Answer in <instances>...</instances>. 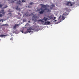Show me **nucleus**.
I'll list each match as a JSON object with an SVG mask.
<instances>
[{"label":"nucleus","instance_id":"f257e3e1","mask_svg":"<svg viewBox=\"0 0 79 79\" xmlns=\"http://www.w3.org/2000/svg\"><path fill=\"white\" fill-rule=\"evenodd\" d=\"M39 17L36 16L34 15L33 16V17L32 18V21L34 22L33 23L34 24L37 21V19H38Z\"/></svg>","mask_w":79,"mask_h":79},{"label":"nucleus","instance_id":"f03ea898","mask_svg":"<svg viewBox=\"0 0 79 79\" xmlns=\"http://www.w3.org/2000/svg\"><path fill=\"white\" fill-rule=\"evenodd\" d=\"M5 13V12H4V10H2L0 11V17H1L4 16Z\"/></svg>","mask_w":79,"mask_h":79},{"label":"nucleus","instance_id":"7ed1b4c3","mask_svg":"<svg viewBox=\"0 0 79 79\" xmlns=\"http://www.w3.org/2000/svg\"><path fill=\"white\" fill-rule=\"evenodd\" d=\"M66 5L69 6H72L73 5L72 3V2H70L69 1H67Z\"/></svg>","mask_w":79,"mask_h":79},{"label":"nucleus","instance_id":"20e7f679","mask_svg":"<svg viewBox=\"0 0 79 79\" xmlns=\"http://www.w3.org/2000/svg\"><path fill=\"white\" fill-rule=\"evenodd\" d=\"M40 5L41 6V8L40 9V10H42V8H46L48 7V5L46 4V5H44L42 4H41Z\"/></svg>","mask_w":79,"mask_h":79},{"label":"nucleus","instance_id":"39448f33","mask_svg":"<svg viewBox=\"0 0 79 79\" xmlns=\"http://www.w3.org/2000/svg\"><path fill=\"white\" fill-rule=\"evenodd\" d=\"M48 19L47 18H46L45 17H44L42 20H39L38 21V22H41L42 23H43L44 22V21H43V20L45 21V22H46L48 20Z\"/></svg>","mask_w":79,"mask_h":79},{"label":"nucleus","instance_id":"423d86ee","mask_svg":"<svg viewBox=\"0 0 79 79\" xmlns=\"http://www.w3.org/2000/svg\"><path fill=\"white\" fill-rule=\"evenodd\" d=\"M31 30V28L30 27L29 29H27V31H25V32H24V33L25 34H26V33H28V32H31V31L30 30Z\"/></svg>","mask_w":79,"mask_h":79},{"label":"nucleus","instance_id":"0eeeda50","mask_svg":"<svg viewBox=\"0 0 79 79\" xmlns=\"http://www.w3.org/2000/svg\"><path fill=\"white\" fill-rule=\"evenodd\" d=\"M19 27V24H16L15 26L13 27V29H16V27Z\"/></svg>","mask_w":79,"mask_h":79},{"label":"nucleus","instance_id":"6e6552de","mask_svg":"<svg viewBox=\"0 0 79 79\" xmlns=\"http://www.w3.org/2000/svg\"><path fill=\"white\" fill-rule=\"evenodd\" d=\"M67 16V15L66 13H64L62 16V19H63V20H64L65 18Z\"/></svg>","mask_w":79,"mask_h":79},{"label":"nucleus","instance_id":"1a4fd4ad","mask_svg":"<svg viewBox=\"0 0 79 79\" xmlns=\"http://www.w3.org/2000/svg\"><path fill=\"white\" fill-rule=\"evenodd\" d=\"M51 22H48V21L47 22H45V23H44V24L45 25L46 24L47 25H49V24Z\"/></svg>","mask_w":79,"mask_h":79},{"label":"nucleus","instance_id":"9d476101","mask_svg":"<svg viewBox=\"0 0 79 79\" xmlns=\"http://www.w3.org/2000/svg\"><path fill=\"white\" fill-rule=\"evenodd\" d=\"M44 10H43L40 12V14H42L44 12Z\"/></svg>","mask_w":79,"mask_h":79},{"label":"nucleus","instance_id":"9b49d317","mask_svg":"<svg viewBox=\"0 0 79 79\" xmlns=\"http://www.w3.org/2000/svg\"><path fill=\"white\" fill-rule=\"evenodd\" d=\"M54 6H55L54 5V4H52V5H51L50 9H52L53 7Z\"/></svg>","mask_w":79,"mask_h":79},{"label":"nucleus","instance_id":"f8f14e48","mask_svg":"<svg viewBox=\"0 0 79 79\" xmlns=\"http://www.w3.org/2000/svg\"><path fill=\"white\" fill-rule=\"evenodd\" d=\"M24 15L25 16H26L27 17L28 16H30L31 15V14L28 15V14H25Z\"/></svg>","mask_w":79,"mask_h":79},{"label":"nucleus","instance_id":"ddd939ff","mask_svg":"<svg viewBox=\"0 0 79 79\" xmlns=\"http://www.w3.org/2000/svg\"><path fill=\"white\" fill-rule=\"evenodd\" d=\"M6 35H0V37H3V36H6Z\"/></svg>","mask_w":79,"mask_h":79},{"label":"nucleus","instance_id":"4468645a","mask_svg":"<svg viewBox=\"0 0 79 79\" xmlns=\"http://www.w3.org/2000/svg\"><path fill=\"white\" fill-rule=\"evenodd\" d=\"M26 27H27L29 26V28L30 27V25L28 23H27L26 24Z\"/></svg>","mask_w":79,"mask_h":79},{"label":"nucleus","instance_id":"2eb2a0df","mask_svg":"<svg viewBox=\"0 0 79 79\" xmlns=\"http://www.w3.org/2000/svg\"><path fill=\"white\" fill-rule=\"evenodd\" d=\"M17 3L19 4V5H20V1H17Z\"/></svg>","mask_w":79,"mask_h":79},{"label":"nucleus","instance_id":"dca6fc26","mask_svg":"<svg viewBox=\"0 0 79 79\" xmlns=\"http://www.w3.org/2000/svg\"><path fill=\"white\" fill-rule=\"evenodd\" d=\"M16 9L17 10H20V8H18V6H17V7L16 8Z\"/></svg>","mask_w":79,"mask_h":79},{"label":"nucleus","instance_id":"f3484780","mask_svg":"<svg viewBox=\"0 0 79 79\" xmlns=\"http://www.w3.org/2000/svg\"><path fill=\"white\" fill-rule=\"evenodd\" d=\"M47 10H48V11H47V12H50V11H51V10H49V9H47Z\"/></svg>","mask_w":79,"mask_h":79},{"label":"nucleus","instance_id":"a211bd4d","mask_svg":"<svg viewBox=\"0 0 79 79\" xmlns=\"http://www.w3.org/2000/svg\"><path fill=\"white\" fill-rule=\"evenodd\" d=\"M48 9H47V8H45L44 9V12L45 11V10H47Z\"/></svg>","mask_w":79,"mask_h":79},{"label":"nucleus","instance_id":"6ab92c4d","mask_svg":"<svg viewBox=\"0 0 79 79\" xmlns=\"http://www.w3.org/2000/svg\"><path fill=\"white\" fill-rule=\"evenodd\" d=\"M7 7H8L7 6H5V7H4V8H6Z\"/></svg>","mask_w":79,"mask_h":79},{"label":"nucleus","instance_id":"aec40b11","mask_svg":"<svg viewBox=\"0 0 79 79\" xmlns=\"http://www.w3.org/2000/svg\"><path fill=\"white\" fill-rule=\"evenodd\" d=\"M33 4H34L33 2H30V5H32Z\"/></svg>","mask_w":79,"mask_h":79},{"label":"nucleus","instance_id":"412c9836","mask_svg":"<svg viewBox=\"0 0 79 79\" xmlns=\"http://www.w3.org/2000/svg\"><path fill=\"white\" fill-rule=\"evenodd\" d=\"M10 40L12 41L13 40V38H11L10 39Z\"/></svg>","mask_w":79,"mask_h":79},{"label":"nucleus","instance_id":"4be33fe9","mask_svg":"<svg viewBox=\"0 0 79 79\" xmlns=\"http://www.w3.org/2000/svg\"><path fill=\"white\" fill-rule=\"evenodd\" d=\"M3 5H2V4H0V8H1L2 6Z\"/></svg>","mask_w":79,"mask_h":79},{"label":"nucleus","instance_id":"5701e85b","mask_svg":"<svg viewBox=\"0 0 79 79\" xmlns=\"http://www.w3.org/2000/svg\"><path fill=\"white\" fill-rule=\"evenodd\" d=\"M6 25H7V24H3V25H2V26H6Z\"/></svg>","mask_w":79,"mask_h":79},{"label":"nucleus","instance_id":"b1692460","mask_svg":"<svg viewBox=\"0 0 79 79\" xmlns=\"http://www.w3.org/2000/svg\"><path fill=\"white\" fill-rule=\"evenodd\" d=\"M25 0H22V2H25Z\"/></svg>","mask_w":79,"mask_h":79},{"label":"nucleus","instance_id":"393cba45","mask_svg":"<svg viewBox=\"0 0 79 79\" xmlns=\"http://www.w3.org/2000/svg\"><path fill=\"white\" fill-rule=\"evenodd\" d=\"M56 17H54V19H53V20L55 19H56Z\"/></svg>","mask_w":79,"mask_h":79},{"label":"nucleus","instance_id":"a878e982","mask_svg":"<svg viewBox=\"0 0 79 79\" xmlns=\"http://www.w3.org/2000/svg\"><path fill=\"white\" fill-rule=\"evenodd\" d=\"M21 32H22V33H24L23 31V30Z\"/></svg>","mask_w":79,"mask_h":79},{"label":"nucleus","instance_id":"bb28decb","mask_svg":"<svg viewBox=\"0 0 79 79\" xmlns=\"http://www.w3.org/2000/svg\"><path fill=\"white\" fill-rule=\"evenodd\" d=\"M14 1H12V2H11V3H14Z\"/></svg>","mask_w":79,"mask_h":79},{"label":"nucleus","instance_id":"cd10ccee","mask_svg":"<svg viewBox=\"0 0 79 79\" xmlns=\"http://www.w3.org/2000/svg\"><path fill=\"white\" fill-rule=\"evenodd\" d=\"M18 14L19 15L20 14V13H18Z\"/></svg>","mask_w":79,"mask_h":79},{"label":"nucleus","instance_id":"c85d7f7f","mask_svg":"<svg viewBox=\"0 0 79 79\" xmlns=\"http://www.w3.org/2000/svg\"><path fill=\"white\" fill-rule=\"evenodd\" d=\"M2 20V19L0 20V22H1Z\"/></svg>","mask_w":79,"mask_h":79},{"label":"nucleus","instance_id":"c756f323","mask_svg":"<svg viewBox=\"0 0 79 79\" xmlns=\"http://www.w3.org/2000/svg\"><path fill=\"white\" fill-rule=\"evenodd\" d=\"M56 20H55V22H56Z\"/></svg>","mask_w":79,"mask_h":79},{"label":"nucleus","instance_id":"7c9ffc66","mask_svg":"<svg viewBox=\"0 0 79 79\" xmlns=\"http://www.w3.org/2000/svg\"><path fill=\"white\" fill-rule=\"evenodd\" d=\"M28 22L29 23H30V21H28Z\"/></svg>","mask_w":79,"mask_h":79},{"label":"nucleus","instance_id":"2f4dec72","mask_svg":"<svg viewBox=\"0 0 79 79\" xmlns=\"http://www.w3.org/2000/svg\"><path fill=\"white\" fill-rule=\"evenodd\" d=\"M60 17L59 18V19H60Z\"/></svg>","mask_w":79,"mask_h":79},{"label":"nucleus","instance_id":"473e14b6","mask_svg":"<svg viewBox=\"0 0 79 79\" xmlns=\"http://www.w3.org/2000/svg\"><path fill=\"white\" fill-rule=\"evenodd\" d=\"M3 22V20L2 21V22Z\"/></svg>","mask_w":79,"mask_h":79},{"label":"nucleus","instance_id":"72a5a7b5","mask_svg":"<svg viewBox=\"0 0 79 79\" xmlns=\"http://www.w3.org/2000/svg\"><path fill=\"white\" fill-rule=\"evenodd\" d=\"M28 7H29V6H28Z\"/></svg>","mask_w":79,"mask_h":79},{"label":"nucleus","instance_id":"f704fd0d","mask_svg":"<svg viewBox=\"0 0 79 79\" xmlns=\"http://www.w3.org/2000/svg\"><path fill=\"white\" fill-rule=\"evenodd\" d=\"M20 15V16H21V15H22L21 14V15Z\"/></svg>","mask_w":79,"mask_h":79},{"label":"nucleus","instance_id":"c9c22d12","mask_svg":"<svg viewBox=\"0 0 79 79\" xmlns=\"http://www.w3.org/2000/svg\"><path fill=\"white\" fill-rule=\"evenodd\" d=\"M35 24V25H36V24Z\"/></svg>","mask_w":79,"mask_h":79}]
</instances>
